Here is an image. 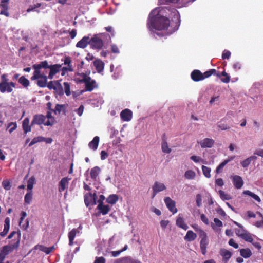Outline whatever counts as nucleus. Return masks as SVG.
<instances>
[{
	"mask_svg": "<svg viewBox=\"0 0 263 263\" xmlns=\"http://www.w3.org/2000/svg\"><path fill=\"white\" fill-rule=\"evenodd\" d=\"M170 18L175 22V25L172 31L174 32L180 26V16L175 8L169 7H157L153 9L148 15L147 27L153 33H155L156 30H165L170 26Z\"/></svg>",
	"mask_w": 263,
	"mask_h": 263,
	"instance_id": "f257e3e1",
	"label": "nucleus"
},
{
	"mask_svg": "<svg viewBox=\"0 0 263 263\" xmlns=\"http://www.w3.org/2000/svg\"><path fill=\"white\" fill-rule=\"evenodd\" d=\"M21 236V234L20 231H12L10 233L7 239H10L13 237L14 239L11 240L8 245L2 248L0 253V263H3V261L7 255L18 249ZM7 263H9V262L7 261Z\"/></svg>",
	"mask_w": 263,
	"mask_h": 263,
	"instance_id": "f03ea898",
	"label": "nucleus"
},
{
	"mask_svg": "<svg viewBox=\"0 0 263 263\" xmlns=\"http://www.w3.org/2000/svg\"><path fill=\"white\" fill-rule=\"evenodd\" d=\"M47 66L46 62L35 64L32 65V68L34 70L33 76L30 79L32 81L37 80L36 84L40 87L44 88L47 84V77L44 73H41V69H46Z\"/></svg>",
	"mask_w": 263,
	"mask_h": 263,
	"instance_id": "7ed1b4c3",
	"label": "nucleus"
},
{
	"mask_svg": "<svg viewBox=\"0 0 263 263\" xmlns=\"http://www.w3.org/2000/svg\"><path fill=\"white\" fill-rule=\"evenodd\" d=\"M214 72H215V71L211 70V69L204 72L203 73L199 70L195 69L191 72V77L194 81L198 82L210 77Z\"/></svg>",
	"mask_w": 263,
	"mask_h": 263,
	"instance_id": "20e7f679",
	"label": "nucleus"
},
{
	"mask_svg": "<svg viewBox=\"0 0 263 263\" xmlns=\"http://www.w3.org/2000/svg\"><path fill=\"white\" fill-rule=\"evenodd\" d=\"M44 124L45 126H52L54 124V122L47 120L46 121V117L42 114L35 115L33 117V119L31 121V125H42Z\"/></svg>",
	"mask_w": 263,
	"mask_h": 263,
	"instance_id": "39448f33",
	"label": "nucleus"
},
{
	"mask_svg": "<svg viewBox=\"0 0 263 263\" xmlns=\"http://www.w3.org/2000/svg\"><path fill=\"white\" fill-rule=\"evenodd\" d=\"M103 34H95L91 39L89 38V45L92 49L100 50L103 46V42L101 35Z\"/></svg>",
	"mask_w": 263,
	"mask_h": 263,
	"instance_id": "423d86ee",
	"label": "nucleus"
},
{
	"mask_svg": "<svg viewBox=\"0 0 263 263\" xmlns=\"http://www.w3.org/2000/svg\"><path fill=\"white\" fill-rule=\"evenodd\" d=\"M82 76L83 79L81 82L85 83L86 91H91L95 88L96 81L94 80H91L90 77L87 76L85 74L83 73Z\"/></svg>",
	"mask_w": 263,
	"mask_h": 263,
	"instance_id": "0eeeda50",
	"label": "nucleus"
},
{
	"mask_svg": "<svg viewBox=\"0 0 263 263\" xmlns=\"http://www.w3.org/2000/svg\"><path fill=\"white\" fill-rule=\"evenodd\" d=\"M211 70L215 71L212 75L216 76L218 78H220L221 82L224 83H228L230 81V76L223 70L221 73L216 70L215 69H211Z\"/></svg>",
	"mask_w": 263,
	"mask_h": 263,
	"instance_id": "6e6552de",
	"label": "nucleus"
},
{
	"mask_svg": "<svg viewBox=\"0 0 263 263\" xmlns=\"http://www.w3.org/2000/svg\"><path fill=\"white\" fill-rule=\"evenodd\" d=\"M164 201L169 211L173 214L177 212V209L176 208V203L170 197H166L164 198Z\"/></svg>",
	"mask_w": 263,
	"mask_h": 263,
	"instance_id": "1a4fd4ad",
	"label": "nucleus"
},
{
	"mask_svg": "<svg viewBox=\"0 0 263 263\" xmlns=\"http://www.w3.org/2000/svg\"><path fill=\"white\" fill-rule=\"evenodd\" d=\"M166 187L164 184L158 181H156L154 185L152 186V198H154L158 193L163 191L166 190Z\"/></svg>",
	"mask_w": 263,
	"mask_h": 263,
	"instance_id": "9d476101",
	"label": "nucleus"
},
{
	"mask_svg": "<svg viewBox=\"0 0 263 263\" xmlns=\"http://www.w3.org/2000/svg\"><path fill=\"white\" fill-rule=\"evenodd\" d=\"M84 202L86 206L93 205L96 204V194H92L91 193H86L84 196Z\"/></svg>",
	"mask_w": 263,
	"mask_h": 263,
	"instance_id": "9b49d317",
	"label": "nucleus"
},
{
	"mask_svg": "<svg viewBox=\"0 0 263 263\" xmlns=\"http://www.w3.org/2000/svg\"><path fill=\"white\" fill-rule=\"evenodd\" d=\"M15 83L10 82L9 83L1 84L0 91L2 93L7 92L10 93L13 91V88L15 87Z\"/></svg>",
	"mask_w": 263,
	"mask_h": 263,
	"instance_id": "f8f14e48",
	"label": "nucleus"
},
{
	"mask_svg": "<svg viewBox=\"0 0 263 263\" xmlns=\"http://www.w3.org/2000/svg\"><path fill=\"white\" fill-rule=\"evenodd\" d=\"M120 117L123 121H129L133 117V112L129 109H125L120 113Z\"/></svg>",
	"mask_w": 263,
	"mask_h": 263,
	"instance_id": "ddd939ff",
	"label": "nucleus"
},
{
	"mask_svg": "<svg viewBox=\"0 0 263 263\" xmlns=\"http://www.w3.org/2000/svg\"><path fill=\"white\" fill-rule=\"evenodd\" d=\"M220 255L222 257V261L227 263L232 256V253L226 249H221L219 251Z\"/></svg>",
	"mask_w": 263,
	"mask_h": 263,
	"instance_id": "4468645a",
	"label": "nucleus"
},
{
	"mask_svg": "<svg viewBox=\"0 0 263 263\" xmlns=\"http://www.w3.org/2000/svg\"><path fill=\"white\" fill-rule=\"evenodd\" d=\"M233 183L234 186L238 189L242 187L243 181L241 177L238 175H235L233 177Z\"/></svg>",
	"mask_w": 263,
	"mask_h": 263,
	"instance_id": "2eb2a0df",
	"label": "nucleus"
},
{
	"mask_svg": "<svg viewBox=\"0 0 263 263\" xmlns=\"http://www.w3.org/2000/svg\"><path fill=\"white\" fill-rule=\"evenodd\" d=\"M45 62H46L47 66L48 67L46 68V69H50V72L52 73L53 74L55 75L60 71V68L61 67V65L55 64V65H50L48 64V62L46 60L42 61L40 63H45Z\"/></svg>",
	"mask_w": 263,
	"mask_h": 263,
	"instance_id": "dca6fc26",
	"label": "nucleus"
},
{
	"mask_svg": "<svg viewBox=\"0 0 263 263\" xmlns=\"http://www.w3.org/2000/svg\"><path fill=\"white\" fill-rule=\"evenodd\" d=\"M214 140L212 139L205 138L201 141L199 143L202 148H211L214 144Z\"/></svg>",
	"mask_w": 263,
	"mask_h": 263,
	"instance_id": "f3484780",
	"label": "nucleus"
},
{
	"mask_svg": "<svg viewBox=\"0 0 263 263\" xmlns=\"http://www.w3.org/2000/svg\"><path fill=\"white\" fill-rule=\"evenodd\" d=\"M69 180L70 179L68 177H64L61 180L59 183V191L60 192L64 191L68 187Z\"/></svg>",
	"mask_w": 263,
	"mask_h": 263,
	"instance_id": "a211bd4d",
	"label": "nucleus"
},
{
	"mask_svg": "<svg viewBox=\"0 0 263 263\" xmlns=\"http://www.w3.org/2000/svg\"><path fill=\"white\" fill-rule=\"evenodd\" d=\"M88 44L89 45V37L85 36L77 42L76 47L78 48H85Z\"/></svg>",
	"mask_w": 263,
	"mask_h": 263,
	"instance_id": "6ab92c4d",
	"label": "nucleus"
},
{
	"mask_svg": "<svg viewBox=\"0 0 263 263\" xmlns=\"http://www.w3.org/2000/svg\"><path fill=\"white\" fill-rule=\"evenodd\" d=\"M26 216H27V213L26 212H25V211L21 212V218H20V221H19V225L23 229H24L25 230H26L28 228L29 222L28 219H26V220L25 221V223L22 224L24 218L25 217H26Z\"/></svg>",
	"mask_w": 263,
	"mask_h": 263,
	"instance_id": "aec40b11",
	"label": "nucleus"
},
{
	"mask_svg": "<svg viewBox=\"0 0 263 263\" xmlns=\"http://www.w3.org/2000/svg\"><path fill=\"white\" fill-rule=\"evenodd\" d=\"M101 171L100 168L97 166L93 167L90 170V177L93 181L97 180V177L99 176Z\"/></svg>",
	"mask_w": 263,
	"mask_h": 263,
	"instance_id": "412c9836",
	"label": "nucleus"
},
{
	"mask_svg": "<svg viewBox=\"0 0 263 263\" xmlns=\"http://www.w3.org/2000/svg\"><path fill=\"white\" fill-rule=\"evenodd\" d=\"M30 120L28 118H25L23 121L22 128L25 134L30 132L31 130V126L32 125H29Z\"/></svg>",
	"mask_w": 263,
	"mask_h": 263,
	"instance_id": "4be33fe9",
	"label": "nucleus"
},
{
	"mask_svg": "<svg viewBox=\"0 0 263 263\" xmlns=\"http://www.w3.org/2000/svg\"><path fill=\"white\" fill-rule=\"evenodd\" d=\"M93 65L99 73L101 72L104 69V63L100 59L95 60L93 61Z\"/></svg>",
	"mask_w": 263,
	"mask_h": 263,
	"instance_id": "5701e85b",
	"label": "nucleus"
},
{
	"mask_svg": "<svg viewBox=\"0 0 263 263\" xmlns=\"http://www.w3.org/2000/svg\"><path fill=\"white\" fill-rule=\"evenodd\" d=\"M176 225L183 230H186L188 229L187 225L185 223L184 219L181 216V214H179L176 220Z\"/></svg>",
	"mask_w": 263,
	"mask_h": 263,
	"instance_id": "b1692460",
	"label": "nucleus"
},
{
	"mask_svg": "<svg viewBox=\"0 0 263 263\" xmlns=\"http://www.w3.org/2000/svg\"><path fill=\"white\" fill-rule=\"evenodd\" d=\"M4 222L5 223L3 231L0 233V235L2 237H5L7 235L9 230L10 218L9 217H6L5 219Z\"/></svg>",
	"mask_w": 263,
	"mask_h": 263,
	"instance_id": "393cba45",
	"label": "nucleus"
},
{
	"mask_svg": "<svg viewBox=\"0 0 263 263\" xmlns=\"http://www.w3.org/2000/svg\"><path fill=\"white\" fill-rule=\"evenodd\" d=\"M234 158V157H230L228 159L224 160L222 162H221L216 168V172L217 174H219L222 172L223 167L226 166L228 163L230 161L233 160Z\"/></svg>",
	"mask_w": 263,
	"mask_h": 263,
	"instance_id": "a878e982",
	"label": "nucleus"
},
{
	"mask_svg": "<svg viewBox=\"0 0 263 263\" xmlns=\"http://www.w3.org/2000/svg\"><path fill=\"white\" fill-rule=\"evenodd\" d=\"M99 140V137L98 136H95L92 140L90 141L88 144L89 148L93 151H96L98 148Z\"/></svg>",
	"mask_w": 263,
	"mask_h": 263,
	"instance_id": "bb28decb",
	"label": "nucleus"
},
{
	"mask_svg": "<svg viewBox=\"0 0 263 263\" xmlns=\"http://www.w3.org/2000/svg\"><path fill=\"white\" fill-rule=\"evenodd\" d=\"M79 231L76 229H73L71 231H70L68 233V238H69V244L70 246L73 245V240L76 237L77 233H79Z\"/></svg>",
	"mask_w": 263,
	"mask_h": 263,
	"instance_id": "cd10ccee",
	"label": "nucleus"
},
{
	"mask_svg": "<svg viewBox=\"0 0 263 263\" xmlns=\"http://www.w3.org/2000/svg\"><path fill=\"white\" fill-rule=\"evenodd\" d=\"M97 209L100 210L103 215H106L110 210V207L108 205H103V203L100 202L98 204Z\"/></svg>",
	"mask_w": 263,
	"mask_h": 263,
	"instance_id": "c85d7f7f",
	"label": "nucleus"
},
{
	"mask_svg": "<svg viewBox=\"0 0 263 263\" xmlns=\"http://www.w3.org/2000/svg\"><path fill=\"white\" fill-rule=\"evenodd\" d=\"M196 237V234L192 230H189L187 232L186 234L184 237V239L187 241H192L194 240Z\"/></svg>",
	"mask_w": 263,
	"mask_h": 263,
	"instance_id": "c756f323",
	"label": "nucleus"
},
{
	"mask_svg": "<svg viewBox=\"0 0 263 263\" xmlns=\"http://www.w3.org/2000/svg\"><path fill=\"white\" fill-rule=\"evenodd\" d=\"M209 240H203L200 241V248L202 255H205L206 253V248L209 245Z\"/></svg>",
	"mask_w": 263,
	"mask_h": 263,
	"instance_id": "7c9ffc66",
	"label": "nucleus"
},
{
	"mask_svg": "<svg viewBox=\"0 0 263 263\" xmlns=\"http://www.w3.org/2000/svg\"><path fill=\"white\" fill-rule=\"evenodd\" d=\"M240 254L241 256L244 258H249L250 257L252 253L250 249H241L239 250Z\"/></svg>",
	"mask_w": 263,
	"mask_h": 263,
	"instance_id": "2f4dec72",
	"label": "nucleus"
},
{
	"mask_svg": "<svg viewBox=\"0 0 263 263\" xmlns=\"http://www.w3.org/2000/svg\"><path fill=\"white\" fill-rule=\"evenodd\" d=\"M119 197L118 195L116 194H112L109 196L107 198L106 202L110 204H115L118 200Z\"/></svg>",
	"mask_w": 263,
	"mask_h": 263,
	"instance_id": "473e14b6",
	"label": "nucleus"
},
{
	"mask_svg": "<svg viewBox=\"0 0 263 263\" xmlns=\"http://www.w3.org/2000/svg\"><path fill=\"white\" fill-rule=\"evenodd\" d=\"M18 81L24 88L28 87L30 85L29 81L25 76H21Z\"/></svg>",
	"mask_w": 263,
	"mask_h": 263,
	"instance_id": "72a5a7b5",
	"label": "nucleus"
},
{
	"mask_svg": "<svg viewBox=\"0 0 263 263\" xmlns=\"http://www.w3.org/2000/svg\"><path fill=\"white\" fill-rule=\"evenodd\" d=\"M162 151L163 153L169 154L171 152V149L168 146V144L165 139H163L161 144Z\"/></svg>",
	"mask_w": 263,
	"mask_h": 263,
	"instance_id": "f704fd0d",
	"label": "nucleus"
},
{
	"mask_svg": "<svg viewBox=\"0 0 263 263\" xmlns=\"http://www.w3.org/2000/svg\"><path fill=\"white\" fill-rule=\"evenodd\" d=\"M243 193L245 195H247L251 197L254 199H255L256 201H257L259 202H260L261 201V199H260V197L257 195L252 193V192H251L249 190L244 191Z\"/></svg>",
	"mask_w": 263,
	"mask_h": 263,
	"instance_id": "c9c22d12",
	"label": "nucleus"
},
{
	"mask_svg": "<svg viewBox=\"0 0 263 263\" xmlns=\"http://www.w3.org/2000/svg\"><path fill=\"white\" fill-rule=\"evenodd\" d=\"M196 173L192 170H187L185 172L184 177L186 179L189 180H192L195 178Z\"/></svg>",
	"mask_w": 263,
	"mask_h": 263,
	"instance_id": "e433bc0d",
	"label": "nucleus"
},
{
	"mask_svg": "<svg viewBox=\"0 0 263 263\" xmlns=\"http://www.w3.org/2000/svg\"><path fill=\"white\" fill-rule=\"evenodd\" d=\"M32 191H29L26 193L24 197L25 203L27 204H30L32 199Z\"/></svg>",
	"mask_w": 263,
	"mask_h": 263,
	"instance_id": "4c0bfd02",
	"label": "nucleus"
},
{
	"mask_svg": "<svg viewBox=\"0 0 263 263\" xmlns=\"http://www.w3.org/2000/svg\"><path fill=\"white\" fill-rule=\"evenodd\" d=\"M241 238L245 241L249 242H252L253 241V238H252L251 234L248 232L247 231L244 233Z\"/></svg>",
	"mask_w": 263,
	"mask_h": 263,
	"instance_id": "58836bf2",
	"label": "nucleus"
},
{
	"mask_svg": "<svg viewBox=\"0 0 263 263\" xmlns=\"http://www.w3.org/2000/svg\"><path fill=\"white\" fill-rule=\"evenodd\" d=\"M220 198L222 200H229L231 199V197L230 195L226 194L224 191L219 190L218 191Z\"/></svg>",
	"mask_w": 263,
	"mask_h": 263,
	"instance_id": "ea45409f",
	"label": "nucleus"
},
{
	"mask_svg": "<svg viewBox=\"0 0 263 263\" xmlns=\"http://www.w3.org/2000/svg\"><path fill=\"white\" fill-rule=\"evenodd\" d=\"M54 90L55 93L59 96H62L64 94L63 88L60 82L57 85V87L55 88Z\"/></svg>",
	"mask_w": 263,
	"mask_h": 263,
	"instance_id": "a19ab883",
	"label": "nucleus"
},
{
	"mask_svg": "<svg viewBox=\"0 0 263 263\" xmlns=\"http://www.w3.org/2000/svg\"><path fill=\"white\" fill-rule=\"evenodd\" d=\"M35 177L34 176L31 177L28 180L27 182V189L30 191H31L33 187V184L35 183Z\"/></svg>",
	"mask_w": 263,
	"mask_h": 263,
	"instance_id": "79ce46f5",
	"label": "nucleus"
},
{
	"mask_svg": "<svg viewBox=\"0 0 263 263\" xmlns=\"http://www.w3.org/2000/svg\"><path fill=\"white\" fill-rule=\"evenodd\" d=\"M202 170L204 176L209 178L211 177V168L204 165L202 166Z\"/></svg>",
	"mask_w": 263,
	"mask_h": 263,
	"instance_id": "37998d69",
	"label": "nucleus"
},
{
	"mask_svg": "<svg viewBox=\"0 0 263 263\" xmlns=\"http://www.w3.org/2000/svg\"><path fill=\"white\" fill-rule=\"evenodd\" d=\"M198 232L199 233V237L201 239L200 241L209 240L207 234L202 229H199Z\"/></svg>",
	"mask_w": 263,
	"mask_h": 263,
	"instance_id": "c03bdc74",
	"label": "nucleus"
},
{
	"mask_svg": "<svg viewBox=\"0 0 263 263\" xmlns=\"http://www.w3.org/2000/svg\"><path fill=\"white\" fill-rule=\"evenodd\" d=\"M39 248L41 251L45 252L47 254L50 253L54 249L53 246L51 247H47L43 246H40Z\"/></svg>",
	"mask_w": 263,
	"mask_h": 263,
	"instance_id": "a18cd8bd",
	"label": "nucleus"
},
{
	"mask_svg": "<svg viewBox=\"0 0 263 263\" xmlns=\"http://www.w3.org/2000/svg\"><path fill=\"white\" fill-rule=\"evenodd\" d=\"M158 3L160 5L167 4L169 3H179L181 4V0H158Z\"/></svg>",
	"mask_w": 263,
	"mask_h": 263,
	"instance_id": "49530a36",
	"label": "nucleus"
},
{
	"mask_svg": "<svg viewBox=\"0 0 263 263\" xmlns=\"http://www.w3.org/2000/svg\"><path fill=\"white\" fill-rule=\"evenodd\" d=\"M223 120L224 119H222L220 122L217 123L218 127L222 130H227L229 128V126L226 123L222 122Z\"/></svg>",
	"mask_w": 263,
	"mask_h": 263,
	"instance_id": "de8ad7c7",
	"label": "nucleus"
},
{
	"mask_svg": "<svg viewBox=\"0 0 263 263\" xmlns=\"http://www.w3.org/2000/svg\"><path fill=\"white\" fill-rule=\"evenodd\" d=\"M59 83V81H50L47 84V87L49 88V89H54L55 88L57 87V85Z\"/></svg>",
	"mask_w": 263,
	"mask_h": 263,
	"instance_id": "09e8293b",
	"label": "nucleus"
},
{
	"mask_svg": "<svg viewBox=\"0 0 263 263\" xmlns=\"http://www.w3.org/2000/svg\"><path fill=\"white\" fill-rule=\"evenodd\" d=\"M64 90H65V93L66 95V96H69L71 94L70 92V84L68 82H64Z\"/></svg>",
	"mask_w": 263,
	"mask_h": 263,
	"instance_id": "8fccbe9b",
	"label": "nucleus"
},
{
	"mask_svg": "<svg viewBox=\"0 0 263 263\" xmlns=\"http://www.w3.org/2000/svg\"><path fill=\"white\" fill-rule=\"evenodd\" d=\"M190 159L193 160L194 162L197 163V162H202L204 164L205 163V160H204L203 159L200 158L199 156H192L190 157Z\"/></svg>",
	"mask_w": 263,
	"mask_h": 263,
	"instance_id": "3c124183",
	"label": "nucleus"
},
{
	"mask_svg": "<svg viewBox=\"0 0 263 263\" xmlns=\"http://www.w3.org/2000/svg\"><path fill=\"white\" fill-rule=\"evenodd\" d=\"M38 142H41V136H38L34 138L30 142V143L29 144V146L31 147L33 145Z\"/></svg>",
	"mask_w": 263,
	"mask_h": 263,
	"instance_id": "603ef678",
	"label": "nucleus"
},
{
	"mask_svg": "<svg viewBox=\"0 0 263 263\" xmlns=\"http://www.w3.org/2000/svg\"><path fill=\"white\" fill-rule=\"evenodd\" d=\"M10 127L9 129V133H11L12 132H13L14 130L16 129L17 128V124L16 122H10L9 123L8 128Z\"/></svg>",
	"mask_w": 263,
	"mask_h": 263,
	"instance_id": "864d4df0",
	"label": "nucleus"
},
{
	"mask_svg": "<svg viewBox=\"0 0 263 263\" xmlns=\"http://www.w3.org/2000/svg\"><path fill=\"white\" fill-rule=\"evenodd\" d=\"M0 7L1 9H8V1L7 0H1Z\"/></svg>",
	"mask_w": 263,
	"mask_h": 263,
	"instance_id": "5fc2aeb1",
	"label": "nucleus"
},
{
	"mask_svg": "<svg viewBox=\"0 0 263 263\" xmlns=\"http://www.w3.org/2000/svg\"><path fill=\"white\" fill-rule=\"evenodd\" d=\"M235 233L236 234L239 236V237H241L245 232H246V230L243 229V227L242 228H240L239 229H235Z\"/></svg>",
	"mask_w": 263,
	"mask_h": 263,
	"instance_id": "6e6d98bb",
	"label": "nucleus"
},
{
	"mask_svg": "<svg viewBox=\"0 0 263 263\" xmlns=\"http://www.w3.org/2000/svg\"><path fill=\"white\" fill-rule=\"evenodd\" d=\"M41 3H37L34 5H31L29 6L28 9L27 10V12H30L31 11H34L35 9L39 8L41 7Z\"/></svg>",
	"mask_w": 263,
	"mask_h": 263,
	"instance_id": "4d7b16f0",
	"label": "nucleus"
},
{
	"mask_svg": "<svg viewBox=\"0 0 263 263\" xmlns=\"http://www.w3.org/2000/svg\"><path fill=\"white\" fill-rule=\"evenodd\" d=\"M231 53L230 51L227 50H224L222 54V59L224 60V59H229V58L231 55Z\"/></svg>",
	"mask_w": 263,
	"mask_h": 263,
	"instance_id": "13d9d810",
	"label": "nucleus"
},
{
	"mask_svg": "<svg viewBox=\"0 0 263 263\" xmlns=\"http://www.w3.org/2000/svg\"><path fill=\"white\" fill-rule=\"evenodd\" d=\"M251 162V161L249 159V158H248L246 159L245 160H244L243 161L241 162V165L244 168L247 167L250 165Z\"/></svg>",
	"mask_w": 263,
	"mask_h": 263,
	"instance_id": "bf43d9fd",
	"label": "nucleus"
},
{
	"mask_svg": "<svg viewBox=\"0 0 263 263\" xmlns=\"http://www.w3.org/2000/svg\"><path fill=\"white\" fill-rule=\"evenodd\" d=\"M196 204L198 207H200L202 203V197L200 194H197L196 195Z\"/></svg>",
	"mask_w": 263,
	"mask_h": 263,
	"instance_id": "052dcab7",
	"label": "nucleus"
},
{
	"mask_svg": "<svg viewBox=\"0 0 263 263\" xmlns=\"http://www.w3.org/2000/svg\"><path fill=\"white\" fill-rule=\"evenodd\" d=\"M65 107V105H60L57 104L55 106V110H52V111L56 114V111H58L59 113H60L62 110V108Z\"/></svg>",
	"mask_w": 263,
	"mask_h": 263,
	"instance_id": "680f3d73",
	"label": "nucleus"
},
{
	"mask_svg": "<svg viewBox=\"0 0 263 263\" xmlns=\"http://www.w3.org/2000/svg\"><path fill=\"white\" fill-rule=\"evenodd\" d=\"M106 259L103 257H96L93 263H105Z\"/></svg>",
	"mask_w": 263,
	"mask_h": 263,
	"instance_id": "e2e57ef3",
	"label": "nucleus"
},
{
	"mask_svg": "<svg viewBox=\"0 0 263 263\" xmlns=\"http://www.w3.org/2000/svg\"><path fill=\"white\" fill-rule=\"evenodd\" d=\"M200 219L202 220V221L204 223H205L206 225H209V219L208 218V217L204 214H202L200 215Z\"/></svg>",
	"mask_w": 263,
	"mask_h": 263,
	"instance_id": "0e129e2a",
	"label": "nucleus"
},
{
	"mask_svg": "<svg viewBox=\"0 0 263 263\" xmlns=\"http://www.w3.org/2000/svg\"><path fill=\"white\" fill-rule=\"evenodd\" d=\"M111 50L112 53H119L120 51L118 46L115 44H112L111 45Z\"/></svg>",
	"mask_w": 263,
	"mask_h": 263,
	"instance_id": "69168bd1",
	"label": "nucleus"
},
{
	"mask_svg": "<svg viewBox=\"0 0 263 263\" xmlns=\"http://www.w3.org/2000/svg\"><path fill=\"white\" fill-rule=\"evenodd\" d=\"M228 243L230 246L233 247L235 249H237L239 247L238 244L236 243L235 240L232 238L229 240Z\"/></svg>",
	"mask_w": 263,
	"mask_h": 263,
	"instance_id": "338daca9",
	"label": "nucleus"
},
{
	"mask_svg": "<svg viewBox=\"0 0 263 263\" xmlns=\"http://www.w3.org/2000/svg\"><path fill=\"white\" fill-rule=\"evenodd\" d=\"M2 185L3 187L6 190H9L10 189V183L8 181H3L2 182Z\"/></svg>",
	"mask_w": 263,
	"mask_h": 263,
	"instance_id": "774afa93",
	"label": "nucleus"
}]
</instances>
